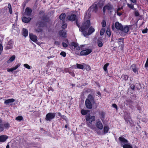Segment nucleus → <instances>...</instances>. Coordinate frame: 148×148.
I'll list each match as a JSON object with an SVG mask.
<instances>
[{"label": "nucleus", "instance_id": "nucleus-59", "mask_svg": "<svg viewBox=\"0 0 148 148\" xmlns=\"http://www.w3.org/2000/svg\"><path fill=\"white\" fill-rule=\"evenodd\" d=\"M76 48V49L77 50H79L80 49V47L77 46Z\"/></svg>", "mask_w": 148, "mask_h": 148}, {"label": "nucleus", "instance_id": "nucleus-18", "mask_svg": "<svg viewBox=\"0 0 148 148\" xmlns=\"http://www.w3.org/2000/svg\"><path fill=\"white\" fill-rule=\"evenodd\" d=\"M41 27L40 24H37L35 29L36 31L38 32H40L41 31V29L40 28Z\"/></svg>", "mask_w": 148, "mask_h": 148}, {"label": "nucleus", "instance_id": "nucleus-33", "mask_svg": "<svg viewBox=\"0 0 148 148\" xmlns=\"http://www.w3.org/2000/svg\"><path fill=\"white\" fill-rule=\"evenodd\" d=\"M65 16V14L64 13H62L60 15L59 18L60 20H63L64 19Z\"/></svg>", "mask_w": 148, "mask_h": 148}, {"label": "nucleus", "instance_id": "nucleus-26", "mask_svg": "<svg viewBox=\"0 0 148 148\" xmlns=\"http://www.w3.org/2000/svg\"><path fill=\"white\" fill-rule=\"evenodd\" d=\"M15 55L12 56L9 60L8 61V63H9L12 62L15 59Z\"/></svg>", "mask_w": 148, "mask_h": 148}, {"label": "nucleus", "instance_id": "nucleus-2", "mask_svg": "<svg viewBox=\"0 0 148 148\" xmlns=\"http://www.w3.org/2000/svg\"><path fill=\"white\" fill-rule=\"evenodd\" d=\"M85 117L87 125L92 129L95 130L96 127L92 125V122L95 120V116H91L89 114H88L86 115Z\"/></svg>", "mask_w": 148, "mask_h": 148}, {"label": "nucleus", "instance_id": "nucleus-30", "mask_svg": "<svg viewBox=\"0 0 148 148\" xmlns=\"http://www.w3.org/2000/svg\"><path fill=\"white\" fill-rule=\"evenodd\" d=\"M89 112V111L87 110H82L81 111V114L83 115H86Z\"/></svg>", "mask_w": 148, "mask_h": 148}, {"label": "nucleus", "instance_id": "nucleus-5", "mask_svg": "<svg viewBox=\"0 0 148 148\" xmlns=\"http://www.w3.org/2000/svg\"><path fill=\"white\" fill-rule=\"evenodd\" d=\"M95 126L97 128L100 130H102L103 128V125L99 120H97L96 121Z\"/></svg>", "mask_w": 148, "mask_h": 148}, {"label": "nucleus", "instance_id": "nucleus-21", "mask_svg": "<svg viewBox=\"0 0 148 148\" xmlns=\"http://www.w3.org/2000/svg\"><path fill=\"white\" fill-rule=\"evenodd\" d=\"M31 19V18H26L24 16L23 18L22 21L25 23H28L30 21Z\"/></svg>", "mask_w": 148, "mask_h": 148}, {"label": "nucleus", "instance_id": "nucleus-35", "mask_svg": "<svg viewBox=\"0 0 148 148\" xmlns=\"http://www.w3.org/2000/svg\"><path fill=\"white\" fill-rule=\"evenodd\" d=\"M97 43L98 46L99 47H101L103 45V44L102 42L101 41L99 40H98Z\"/></svg>", "mask_w": 148, "mask_h": 148}, {"label": "nucleus", "instance_id": "nucleus-63", "mask_svg": "<svg viewBox=\"0 0 148 148\" xmlns=\"http://www.w3.org/2000/svg\"><path fill=\"white\" fill-rule=\"evenodd\" d=\"M9 145H7L6 147V148H9Z\"/></svg>", "mask_w": 148, "mask_h": 148}, {"label": "nucleus", "instance_id": "nucleus-60", "mask_svg": "<svg viewBox=\"0 0 148 148\" xmlns=\"http://www.w3.org/2000/svg\"><path fill=\"white\" fill-rule=\"evenodd\" d=\"M131 88L132 89H134V85H131Z\"/></svg>", "mask_w": 148, "mask_h": 148}, {"label": "nucleus", "instance_id": "nucleus-23", "mask_svg": "<svg viewBox=\"0 0 148 148\" xmlns=\"http://www.w3.org/2000/svg\"><path fill=\"white\" fill-rule=\"evenodd\" d=\"M129 27L128 26H125L123 27L122 29L121 30V31L124 33H127L129 30Z\"/></svg>", "mask_w": 148, "mask_h": 148}, {"label": "nucleus", "instance_id": "nucleus-4", "mask_svg": "<svg viewBox=\"0 0 148 148\" xmlns=\"http://www.w3.org/2000/svg\"><path fill=\"white\" fill-rule=\"evenodd\" d=\"M109 129V127L108 126H105L103 127V132L99 131H97V132L99 135H104L108 132Z\"/></svg>", "mask_w": 148, "mask_h": 148}, {"label": "nucleus", "instance_id": "nucleus-48", "mask_svg": "<svg viewBox=\"0 0 148 148\" xmlns=\"http://www.w3.org/2000/svg\"><path fill=\"white\" fill-rule=\"evenodd\" d=\"M148 31V29L147 28H146L144 29L143 30L142 32L143 34L146 33H147Z\"/></svg>", "mask_w": 148, "mask_h": 148}, {"label": "nucleus", "instance_id": "nucleus-44", "mask_svg": "<svg viewBox=\"0 0 148 148\" xmlns=\"http://www.w3.org/2000/svg\"><path fill=\"white\" fill-rule=\"evenodd\" d=\"M61 117L62 118V119H64L66 121V122L68 121V120L66 119V116L64 115H62Z\"/></svg>", "mask_w": 148, "mask_h": 148}, {"label": "nucleus", "instance_id": "nucleus-20", "mask_svg": "<svg viewBox=\"0 0 148 148\" xmlns=\"http://www.w3.org/2000/svg\"><path fill=\"white\" fill-rule=\"evenodd\" d=\"M86 100H88L90 101L93 103L94 102V97L90 95H89L88 96V98L86 99Z\"/></svg>", "mask_w": 148, "mask_h": 148}, {"label": "nucleus", "instance_id": "nucleus-22", "mask_svg": "<svg viewBox=\"0 0 148 148\" xmlns=\"http://www.w3.org/2000/svg\"><path fill=\"white\" fill-rule=\"evenodd\" d=\"M123 148H132V147L130 144L128 143L127 142V143H125V144H123L122 146Z\"/></svg>", "mask_w": 148, "mask_h": 148}, {"label": "nucleus", "instance_id": "nucleus-28", "mask_svg": "<svg viewBox=\"0 0 148 148\" xmlns=\"http://www.w3.org/2000/svg\"><path fill=\"white\" fill-rule=\"evenodd\" d=\"M121 78L122 79L124 80H125L126 81H127L128 80V76L127 75H123L121 77Z\"/></svg>", "mask_w": 148, "mask_h": 148}, {"label": "nucleus", "instance_id": "nucleus-43", "mask_svg": "<svg viewBox=\"0 0 148 148\" xmlns=\"http://www.w3.org/2000/svg\"><path fill=\"white\" fill-rule=\"evenodd\" d=\"M3 50V47L1 44H0V54H1Z\"/></svg>", "mask_w": 148, "mask_h": 148}, {"label": "nucleus", "instance_id": "nucleus-36", "mask_svg": "<svg viewBox=\"0 0 148 148\" xmlns=\"http://www.w3.org/2000/svg\"><path fill=\"white\" fill-rule=\"evenodd\" d=\"M23 117L22 116H19L17 117L16 118V120L17 121H21V120H23Z\"/></svg>", "mask_w": 148, "mask_h": 148}, {"label": "nucleus", "instance_id": "nucleus-45", "mask_svg": "<svg viewBox=\"0 0 148 148\" xmlns=\"http://www.w3.org/2000/svg\"><path fill=\"white\" fill-rule=\"evenodd\" d=\"M106 33L108 35L110 36L111 34L110 32L109 29H107L106 31Z\"/></svg>", "mask_w": 148, "mask_h": 148}, {"label": "nucleus", "instance_id": "nucleus-39", "mask_svg": "<svg viewBox=\"0 0 148 148\" xmlns=\"http://www.w3.org/2000/svg\"><path fill=\"white\" fill-rule=\"evenodd\" d=\"M23 66L25 67L28 69H31V66L27 64H24Z\"/></svg>", "mask_w": 148, "mask_h": 148}, {"label": "nucleus", "instance_id": "nucleus-15", "mask_svg": "<svg viewBox=\"0 0 148 148\" xmlns=\"http://www.w3.org/2000/svg\"><path fill=\"white\" fill-rule=\"evenodd\" d=\"M8 138V136L5 135H2L0 136V142H4Z\"/></svg>", "mask_w": 148, "mask_h": 148}, {"label": "nucleus", "instance_id": "nucleus-42", "mask_svg": "<svg viewBox=\"0 0 148 148\" xmlns=\"http://www.w3.org/2000/svg\"><path fill=\"white\" fill-rule=\"evenodd\" d=\"M105 32L104 29L103 28H102L100 32V35H102L103 34L104 32Z\"/></svg>", "mask_w": 148, "mask_h": 148}, {"label": "nucleus", "instance_id": "nucleus-38", "mask_svg": "<svg viewBox=\"0 0 148 148\" xmlns=\"http://www.w3.org/2000/svg\"><path fill=\"white\" fill-rule=\"evenodd\" d=\"M84 65V66H85V69L87 71H90L91 69V68L90 66L89 65H86L85 64H83Z\"/></svg>", "mask_w": 148, "mask_h": 148}, {"label": "nucleus", "instance_id": "nucleus-53", "mask_svg": "<svg viewBox=\"0 0 148 148\" xmlns=\"http://www.w3.org/2000/svg\"><path fill=\"white\" fill-rule=\"evenodd\" d=\"M132 71H133V72L134 73H136L137 72L138 69L136 67L135 68H134V69H133Z\"/></svg>", "mask_w": 148, "mask_h": 148}, {"label": "nucleus", "instance_id": "nucleus-29", "mask_svg": "<svg viewBox=\"0 0 148 148\" xmlns=\"http://www.w3.org/2000/svg\"><path fill=\"white\" fill-rule=\"evenodd\" d=\"M127 5L128 7L130 8L131 9H132L135 10V9L134 8V5L132 4H130V3H127Z\"/></svg>", "mask_w": 148, "mask_h": 148}, {"label": "nucleus", "instance_id": "nucleus-14", "mask_svg": "<svg viewBox=\"0 0 148 148\" xmlns=\"http://www.w3.org/2000/svg\"><path fill=\"white\" fill-rule=\"evenodd\" d=\"M20 64H18L16 65L15 67L8 69L7 71L8 72H12L13 71L16 70V69H17L20 66Z\"/></svg>", "mask_w": 148, "mask_h": 148}, {"label": "nucleus", "instance_id": "nucleus-1", "mask_svg": "<svg viewBox=\"0 0 148 148\" xmlns=\"http://www.w3.org/2000/svg\"><path fill=\"white\" fill-rule=\"evenodd\" d=\"M90 25V21L89 20H87L82 24L81 27L79 28V31L82 32L83 35L85 37L87 35H90L95 31L94 28L92 27H90L87 33L85 30L88 28Z\"/></svg>", "mask_w": 148, "mask_h": 148}, {"label": "nucleus", "instance_id": "nucleus-47", "mask_svg": "<svg viewBox=\"0 0 148 148\" xmlns=\"http://www.w3.org/2000/svg\"><path fill=\"white\" fill-rule=\"evenodd\" d=\"M134 14L135 16H139V14L137 10H136L135 11Z\"/></svg>", "mask_w": 148, "mask_h": 148}, {"label": "nucleus", "instance_id": "nucleus-6", "mask_svg": "<svg viewBox=\"0 0 148 148\" xmlns=\"http://www.w3.org/2000/svg\"><path fill=\"white\" fill-rule=\"evenodd\" d=\"M113 8V6L110 4H109L105 6L103 8V11L105 13L106 10H110Z\"/></svg>", "mask_w": 148, "mask_h": 148}, {"label": "nucleus", "instance_id": "nucleus-27", "mask_svg": "<svg viewBox=\"0 0 148 148\" xmlns=\"http://www.w3.org/2000/svg\"><path fill=\"white\" fill-rule=\"evenodd\" d=\"M77 67L79 69H84V65L83 64H76Z\"/></svg>", "mask_w": 148, "mask_h": 148}, {"label": "nucleus", "instance_id": "nucleus-55", "mask_svg": "<svg viewBox=\"0 0 148 148\" xmlns=\"http://www.w3.org/2000/svg\"><path fill=\"white\" fill-rule=\"evenodd\" d=\"M125 119L126 121H127V122H129L131 123V122H132V121L130 119H129L128 120L126 119V118L125 117Z\"/></svg>", "mask_w": 148, "mask_h": 148}, {"label": "nucleus", "instance_id": "nucleus-7", "mask_svg": "<svg viewBox=\"0 0 148 148\" xmlns=\"http://www.w3.org/2000/svg\"><path fill=\"white\" fill-rule=\"evenodd\" d=\"M92 51L91 49H88L82 51L80 52V54L82 56L87 55L90 53Z\"/></svg>", "mask_w": 148, "mask_h": 148}, {"label": "nucleus", "instance_id": "nucleus-58", "mask_svg": "<svg viewBox=\"0 0 148 148\" xmlns=\"http://www.w3.org/2000/svg\"><path fill=\"white\" fill-rule=\"evenodd\" d=\"M112 106L113 107L116 109V110L117 109V106L116 104H112Z\"/></svg>", "mask_w": 148, "mask_h": 148}, {"label": "nucleus", "instance_id": "nucleus-3", "mask_svg": "<svg viewBox=\"0 0 148 148\" xmlns=\"http://www.w3.org/2000/svg\"><path fill=\"white\" fill-rule=\"evenodd\" d=\"M55 113H49L47 114L46 116L45 119L47 121H50L54 119L56 115Z\"/></svg>", "mask_w": 148, "mask_h": 148}, {"label": "nucleus", "instance_id": "nucleus-61", "mask_svg": "<svg viewBox=\"0 0 148 148\" xmlns=\"http://www.w3.org/2000/svg\"><path fill=\"white\" fill-rule=\"evenodd\" d=\"M58 114L59 116H60V117L62 115L61 114V113L60 112L58 113Z\"/></svg>", "mask_w": 148, "mask_h": 148}, {"label": "nucleus", "instance_id": "nucleus-50", "mask_svg": "<svg viewBox=\"0 0 148 148\" xmlns=\"http://www.w3.org/2000/svg\"><path fill=\"white\" fill-rule=\"evenodd\" d=\"M67 26V25L66 23L62 25V27L63 29H65L66 28Z\"/></svg>", "mask_w": 148, "mask_h": 148}, {"label": "nucleus", "instance_id": "nucleus-54", "mask_svg": "<svg viewBox=\"0 0 148 148\" xmlns=\"http://www.w3.org/2000/svg\"><path fill=\"white\" fill-rule=\"evenodd\" d=\"M145 66L146 67H148V58L147 60L146 63L145 65Z\"/></svg>", "mask_w": 148, "mask_h": 148}, {"label": "nucleus", "instance_id": "nucleus-12", "mask_svg": "<svg viewBox=\"0 0 148 148\" xmlns=\"http://www.w3.org/2000/svg\"><path fill=\"white\" fill-rule=\"evenodd\" d=\"M92 102L89 101L88 100H86L85 101V105L86 108L88 109H91L92 108V106L91 104Z\"/></svg>", "mask_w": 148, "mask_h": 148}, {"label": "nucleus", "instance_id": "nucleus-57", "mask_svg": "<svg viewBox=\"0 0 148 148\" xmlns=\"http://www.w3.org/2000/svg\"><path fill=\"white\" fill-rule=\"evenodd\" d=\"M84 18L85 19H86L87 18H90V16L89 14H88V16H87L86 14Z\"/></svg>", "mask_w": 148, "mask_h": 148}, {"label": "nucleus", "instance_id": "nucleus-34", "mask_svg": "<svg viewBox=\"0 0 148 148\" xmlns=\"http://www.w3.org/2000/svg\"><path fill=\"white\" fill-rule=\"evenodd\" d=\"M13 45H8L7 44V46L5 47V49L6 50L9 49H12L13 47Z\"/></svg>", "mask_w": 148, "mask_h": 148}, {"label": "nucleus", "instance_id": "nucleus-11", "mask_svg": "<svg viewBox=\"0 0 148 148\" xmlns=\"http://www.w3.org/2000/svg\"><path fill=\"white\" fill-rule=\"evenodd\" d=\"M119 140L121 143L122 146L123 144H125V143H127V142H128L127 140L126 139L122 136L120 137L119 138Z\"/></svg>", "mask_w": 148, "mask_h": 148}, {"label": "nucleus", "instance_id": "nucleus-56", "mask_svg": "<svg viewBox=\"0 0 148 148\" xmlns=\"http://www.w3.org/2000/svg\"><path fill=\"white\" fill-rule=\"evenodd\" d=\"M136 65L135 64H133L131 66V69H132V70L133 69H134V68H135L136 67Z\"/></svg>", "mask_w": 148, "mask_h": 148}, {"label": "nucleus", "instance_id": "nucleus-46", "mask_svg": "<svg viewBox=\"0 0 148 148\" xmlns=\"http://www.w3.org/2000/svg\"><path fill=\"white\" fill-rule=\"evenodd\" d=\"M14 43L13 41L11 40L8 41V45H13Z\"/></svg>", "mask_w": 148, "mask_h": 148}, {"label": "nucleus", "instance_id": "nucleus-41", "mask_svg": "<svg viewBox=\"0 0 148 148\" xmlns=\"http://www.w3.org/2000/svg\"><path fill=\"white\" fill-rule=\"evenodd\" d=\"M101 25L103 27H105L106 25V23L105 21L103 20L101 22Z\"/></svg>", "mask_w": 148, "mask_h": 148}, {"label": "nucleus", "instance_id": "nucleus-64", "mask_svg": "<svg viewBox=\"0 0 148 148\" xmlns=\"http://www.w3.org/2000/svg\"><path fill=\"white\" fill-rule=\"evenodd\" d=\"M65 128H66L67 127V125H65L64 127Z\"/></svg>", "mask_w": 148, "mask_h": 148}, {"label": "nucleus", "instance_id": "nucleus-17", "mask_svg": "<svg viewBox=\"0 0 148 148\" xmlns=\"http://www.w3.org/2000/svg\"><path fill=\"white\" fill-rule=\"evenodd\" d=\"M76 17L75 15L72 14L69 15L68 17V18L70 21H74Z\"/></svg>", "mask_w": 148, "mask_h": 148}, {"label": "nucleus", "instance_id": "nucleus-16", "mask_svg": "<svg viewBox=\"0 0 148 148\" xmlns=\"http://www.w3.org/2000/svg\"><path fill=\"white\" fill-rule=\"evenodd\" d=\"M32 12V10L28 8H27L25 10V14L27 16H29Z\"/></svg>", "mask_w": 148, "mask_h": 148}, {"label": "nucleus", "instance_id": "nucleus-40", "mask_svg": "<svg viewBox=\"0 0 148 148\" xmlns=\"http://www.w3.org/2000/svg\"><path fill=\"white\" fill-rule=\"evenodd\" d=\"M8 7L9 8L10 13V14H12V9L11 8V6L10 3L8 4Z\"/></svg>", "mask_w": 148, "mask_h": 148}, {"label": "nucleus", "instance_id": "nucleus-62", "mask_svg": "<svg viewBox=\"0 0 148 148\" xmlns=\"http://www.w3.org/2000/svg\"><path fill=\"white\" fill-rule=\"evenodd\" d=\"M117 14L119 16H120L121 15V13L117 12Z\"/></svg>", "mask_w": 148, "mask_h": 148}, {"label": "nucleus", "instance_id": "nucleus-8", "mask_svg": "<svg viewBox=\"0 0 148 148\" xmlns=\"http://www.w3.org/2000/svg\"><path fill=\"white\" fill-rule=\"evenodd\" d=\"M123 40L124 39L123 38H119L118 40V42L119 45L120 49L123 50Z\"/></svg>", "mask_w": 148, "mask_h": 148}, {"label": "nucleus", "instance_id": "nucleus-31", "mask_svg": "<svg viewBox=\"0 0 148 148\" xmlns=\"http://www.w3.org/2000/svg\"><path fill=\"white\" fill-rule=\"evenodd\" d=\"M104 116L105 113L104 112H100V117L102 121L103 120Z\"/></svg>", "mask_w": 148, "mask_h": 148}, {"label": "nucleus", "instance_id": "nucleus-52", "mask_svg": "<svg viewBox=\"0 0 148 148\" xmlns=\"http://www.w3.org/2000/svg\"><path fill=\"white\" fill-rule=\"evenodd\" d=\"M62 45L64 47H66L68 46L67 44L66 43H64V42H62Z\"/></svg>", "mask_w": 148, "mask_h": 148}, {"label": "nucleus", "instance_id": "nucleus-49", "mask_svg": "<svg viewBox=\"0 0 148 148\" xmlns=\"http://www.w3.org/2000/svg\"><path fill=\"white\" fill-rule=\"evenodd\" d=\"M60 55L64 57H65L66 56V53L64 52H62L60 53Z\"/></svg>", "mask_w": 148, "mask_h": 148}, {"label": "nucleus", "instance_id": "nucleus-51", "mask_svg": "<svg viewBox=\"0 0 148 148\" xmlns=\"http://www.w3.org/2000/svg\"><path fill=\"white\" fill-rule=\"evenodd\" d=\"M130 1L133 3L134 4L136 5L137 3L136 0H130Z\"/></svg>", "mask_w": 148, "mask_h": 148}, {"label": "nucleus", "instance_id": "nucleus-32", "mask_svg": "<svg viewBox=\"0 0 148 148\" xmlns=\"http://www.w3.org/2000/svg\"><path fill=\"white\" fill-rule=\"evenodd\" d=\"M109 64L108 63H107L105 64L104 66L103 69L107 73L108 72L107 68L109 66Z\"/></svg>", "mask_w": 148, "mask_h": 148}, {"label": "nucleus", "instance_id": "nucleus-24", "mask_svg": "<svg viewBox=\"0 0 148 148\" xmlns=\"http://www.w3.org/2000/svg\"><path fill=\"white\" fill-rule=\"evenodd\" d=\"M90 8L91 10L92 11L96 12L97 10V7L96 5H93L91 6Z\"/></svg>", "mask_w": 148, "mask_h": 148}, {"label": "nucleus", "instance_id": "nucleus-13", "mask_svg": "<svg viewBox=\"0 0 148 148\" xmlns=\"http://www.w3.org/2000/svg\"><path fill=\"white\" fill-rule=\"evenodd\" d=\"M29 36L30 39L33 42H36L37 40V37L32 34L30 33Z\"/></svg>", "mask_w": 148, "mask_h": 148}, {"label": "nucleus", "instance_id": "nucleus-37", "mask_svg": "<svg viewBox=\"0 0 148 148\" xmlns=\"http://www.w3.org/2000/svg\"><path fill=\"white\" fill-rule=\"evenodd\" d=\"M71 46H73L74 48H76L77 46V44L74 42H72L71 43Z\"/></svg>", "mask_w": 148, "mask_h": 148}, {"label": "nucleus", "instance_id": "nucleus-19", "mask_svg": "<svg viewBox=\"0 0 148 148\" xmlns=\"http://www.w3.org/2000/svg\"><path fill=\"white\" fill-rule=\"evenodd\" d=\"M14 101L15 100L13 99H8L5 101L4 103L6 104H9L14 102Z\"/></svg>", "mask_w": 148, "mask_h": 148}, {"label": "nucleus", "instance_id": "nucleus-9", "mask_svg": "<svg viewBox=\"0 0 148 148\" xmlns=\"http://www.w3.org/2000/svg\"><path fill=\"white\" fill-rule=\"evenodd\" d=\"M59 34V35L62 37H66L67 36L66 31L64 29L60 31Z\"/></svg>", "mask_w": 148, "mask_h": 148}, {"label": "nucleus", "instance_id": "nucleus-10", "mask_svg": "<svg viewBox=\"0 0 148 148\" xmlns=\"http://www.w3.org/2000/svg\"><path fill=\"white\" fill-rule=\"evenodd\" d=\"M115 28L117 29L121 30L122 29L123 26L121 24L119 23L118 22H116L115 24Z\"/></svg>", "mask_w": 148, "mask_h": 148}, {"label": "nucleus", "instance_id": "nucleus-25", "mask_svg": "<svg viewBox=\"0 0 148 148\" xmlns=\"http://www.w3.org/2000/svg\"><path fill=\"white\" fill-rule=\"evenodd\" d=\"M23 36H24L25 37H26L28 34V31L25 29L23 28Z\"/></svg>", "mask_w": 148, "mask_h": 148}]
</instances>
